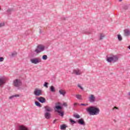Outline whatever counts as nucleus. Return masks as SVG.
I'll return each mask as SVG.
<instances>
[{"instance_id": "nucleus-13", "label": "nucleus", "mask_w": 130, "mask_h": 130, "mask_svg": "<svg viewBox=\"0 0 130 130\" xmlns=\"http://www.w3.org/2000/svg\"><path fill=\"white\" fill-rule=\"evenodd\" d=\"M45 117L46 119H50V117H51V114L48 112H46L45 113Z\"/></svg>"}, {"instance_id": "nucleus-37", "label": "nucleus", "mask_w": 130, "mask_h": 130, "mask_svg": "<svg viewBox=\"0 0 130 130\" xmlns=\"http://www.w3.org/2000/svg\"><path fill=\"white\" fill-rule=\"evenodd\" d=\"M63 106H66V107L68 106V104H67V103H64L63 104Z\"/></svg>"}, {"instance_id": "nucleus-1", "label": "nucleus", "mask_w": 130, "mask_h": 130, "mask_svg": "<svg viewBox=\"0 0 130 130\" xmlns=\"http://www.w3.org/2000/svg\"><path fill=\"white\" fill-rule=\"evenodd\" d=\"M86 111L88 112L90 115H97L98 114H99L100 109L95 106H90L89 107L87 108Z\"/></svg>"}, {"instance_id": "nucleus-41", "label": "nucleus", "mask_w": 130, "mask_h": 130, "mask_svg": "<svg viewBox=\"0 0 130 130\" xmlns=\"http://www.w3.org/2000/svg\"><path fill=\"white\" fill-rule=\"evenodd\" d=\"M55 121H56V119H55L53 122V123H55Z\"/></svg>"}, {"instance_id": "nucleus-38", "label": "nucleus", "mask_w": 130, "mask_h": 130, "mask_svg": "<svg viewBox=\"0 0 130 130\" xmlns=\"http://www.w3.org/2000/svg\"><path fill=\"white\" fill-rule=\"evenodd\" d=\"M74 106H77V105H79V104L75 103H74Z\"/></svg>"}, {"instance_id": "nucleus-33", "label": "nucleus", "mask_w": 130, "mask_h": 130, "mask_svg": "<svg viewBox=\"0 0 130 130\" xmlns=\"http://www.w3.org/2000/svg\"><path fill=\"white\" fill-rule=\"evenodd\" d=\"M78 87H79L81 90H84V88L81 85H80V84L78 85Z\"/></svg>"}, {"instance_id": "nucleus-6", "label": "nucleus", "mask_w": 130, "mask_h": 130, "mask_svg": "<svg viewBox=\"0 0 130 130\" xmlns=\"http://www.w3.org/2000/svg\"><path fill=\"white\" fill-rule=\"evenodd\" d=\"M7 80H8V79L6 77L0 78V87H3L4 85L6 84V82H7Z\"/></svg>"}, {"instance_id": "nucleus-28", "label": "nucleus", "mask_w": 130, "mask_h": 130, "mask_svg": "<svg viewBox=\"0 0 130 130\" xmlns=\"http://www.w3.org/2000/svg\"><path fill=\"white\" fill-rule=\"evenodd\" d=\"M70 121L73 124H74V123H76V121L73 120V119H70Z\"/></svg>"}, {"instance_id": "nucleus-43", "label": "nucleus", "mask_w": 130, "mask_h": 130, "mask_svg": "<svg viewBox=\"0 0 130 130\" xmlns=\"http://www.w3.org/2000/svg\"><path fill=\"white\" fill-rule=\"evenodd\" d=\"M119 2H122V0H119Z\"/></svg>"}, {"instance_id": "nucleus-21", "label": "nucleus", "mask_w": 130, "mask_h": 130, "mask_svg": "<svg viewBox=\"0 0 130 130\" xmlns=\"http://www.w3.org/2000/svg\"><path fill=\"white\" fill-rule=\"evenodd\" d=\"M20 95L19 94H15V95H11L9 97V99H13V98H14V97H19Z\"/></svg>"}, {"instance_id": "nucleus-14", "label": "nucleus", "mask_w": 130, "mask_h": 130, "mask_svg": "<svg viewBox=\"0 0 130 130\" xmlns=\"http://www.w3.org/2000/svg\"><path fill=\"white\" fill-rule=\"evenodd\" d=\"M124 36H129L130 35V30L128 29H125L124 30Z\"/></svg>"}, {"instance_id": "nucleus-2", "label": "nucleus", "mask_w": 130, "mask_h": 130, "mask_svg": "<svg viewBox=\"0 0 130 130\" xmlns=\"http://www.w3.org/2000/svg\"><path fill=\"white\" fill-rule=\"evenodd\" d=\"M45 49V47L43 46V45H39L37 46V49H36L35 51L36 53H40V52L44 51Z\"/></svg>"}, {"instance_id": "nucleus-16", "label": "nucleus", "mask_w": 130, "mask_h": 130, "mask_svg": "<svg viewBox=\"0 0 130 130\" xmlns=\"http://www.w3.org/2000/svg\"><path fill=\"white\" fill-rule=\"evenodd\" d=\"M45 109L46 112H51V111H52V108L48 106L45 107Z\"/></svg>"}, {"instance_id": "nucleus-26", "label": "nucleus", "mask_w": 130, "mask_h": 130, "mask_svg": "<svg viewBox=\"0 0 130 130\" xmlns=\"http://www.w3.org/2000/svg\"><path fill=\"white\" fill-rule=\"evenodd\" d=\"M42 58L43 59H44V60H46V59H47V55H43Z\"/></svg>"}, {"instance_id": "nucleus-19", "label": "nucleus", "mask_w": 130, "mask_h": 130, "mask_svg": "<svg viewBox=\"0 0 130 130\" xmlns=\"http://www.w3.org/2000/svg\"><path fill=\"white\" fill-rule=\"evenodd\" d=\"M51 90V92H52L53 93H55V88H54V86H51L50 88Z\"/></svg>"}, {"instance_id": "nucleus-22", "label": "nucleus", "mask_w": 130, "mask_h": 130, "mask_svg": "<svg viewBox=\"0 0 130 130\" xmlns=\"http://www.w3.org/2000/svg\"><path fill=\"white\" fill-rule=\"evenodd\" d=\"M104 37H105V36H104V34H101L99 40H102V39H103V38H104Z\"/></svg>"}, {"instance_id": "nucleus-9", "label": "nucleus", "mask_w": 130, "mask_h": 130, "mask_svg": "<svg viewBox=\"0 0 130 130\" xmlns=\"http://www.w3.org/2000/svg\"><path fill=\"white\" fill-rule=\"evenodd\" d=\"M89 102H95L96 101V98L93 94H91L90 97L88 98Z\"/></svg>"}, {"instance_id": "nucleus-34", "label": "nucleus", "mask_w": 130, "mask_h": 130, "mask_svg": "<svg viewBox=\"0 0 130 130\" xmlns=\"http://www.w3.org/2000/svg\"><path fill=\"white\" fill-rule=\"evenodd\" d=\"M5 26V23H0V27H4Z\"/></svg>"}, {"instance_id": "nucleus-25", "label": "nucleus", "mask_w": 130, "mask_h": 130, "mask_svg": "<svg viewBox=\"0 0 130 130\" xmlns=\"http://www.w3.org/2000/svg\"><path fill=\"white\" fill-rule=\"evenodd\" d=\"M118 39L119 41H121V40H122V37L120 35H118Z\"/></svg>"}, {"instance_id": "nucleus-8", "label": "nucleus", "mask_w": 130, "mask_h": 130, "mask_svg": "<svg viewBox=\"0 0 130 130\" xmlns=\"http://www.w3.org/2000/svg\"><path fill=\"white\" fill-rule=\"evenodd\" d=\"M55 110H62V106H61V103L58 102L55 104Z\"/></svg>"}, {"instance_id": "nucleus-32", "label": "nucleus", "mask_w": 130, "mask_h": 130, "mask_svg": "<svg viewBox=\"0 0 130 130\" xmlns=\"http://www.w3.org/2000/svg\"><path fill=\"white\" fill-rule=\"evenodd\" d=\"M80 105H81V106H88V104H80Z\"/></svg>"}, {"instance_id": "nucleus-29", "label": "nucleus", "mask_w": 130, "mask_h": 130, "mask_svg": "<svg viewBox=\"0 0 130 130\" xmlns=\"http://www.w3.org/2000/svg\"><path fill=\"white\" fill-rule=\"evenodd\" d=\"M74 117H75L76 118H80V115H79V114H75L74 115Z\"/></svg>"}, {"instance_id": "nucleus-17", "label": "nucleus", "mask_w": 130, "mask_h": 130, "mask_svg": "<svg viewBox=\"0 0 130 130\" xmlns=\"http://www.w3.org/2000/svg\"><path fill=\"white\" fill-rule=\"evenodd\" d=\"M55 111L59 113V115H60L62 117L64 115V112L62 110H55Z\"/></svg>"}, {"instance_id": "nucleus-35", "label": "nucleus", "mask_w": 130, "mask_h": 130, "mask_svg": "<svg viewBox=\"0 0 130 130\" xmlns=\"http://www.w3.org/2000/svg\"><path fill=\"white\" fill-rule=\"evenodd\" d=\"M4 58L3 57H0V62H2L4 60Z\"/></svg>"}, {"instance_id": "nucleus-10", "label": "nucleus", "mask_w": 130, "mask_h": 130, "mask_svg": "<svg viewBox=\"0 0 130 130\" xmlns=\"http://www.w3.org/2000/svg\"><path fill=\"white\" fill-rule=\"evenodd\" d=\"M17 130H28V128L24 126V125H21L18 127Z\"/></svg>"}, {"instance_id": "nucleus-36", "label": "nucleus", "mask_w": 130, "mask_h": 130, "mask_svg": "<svg viewBox=\"0 0 130 130\" xmlns=\"http://www.w3.org/2000/svg\"><path fill=\"white\" fill-rule=\"evenodd\" d=\"M15 55H17V53H13L12 54V56H15Z\"/></svg>"}, {"instance_id": "nucleus-7", "label": "nucleus", "mask_w": 130, "mask_h": 130, "mask_svg": "<svg viewBox=\"0 0 130 130\" xmlns=\"http://www.w3.org/2000/svg\"><path fill=\"white\" fill-rule=\"evenodd\" d=\"M34 94L36 96H40V95H42V90L39 88H36L34 91Z\"/></svg>"}, {"instance_id": "nucleus-11", "label": "nucleus", "mask_w": 130, "mask_h": 130, "mask_svg": "<svg viewBox=\"0 0 130 130\" xmlns=\"http://www.w3.org/2000/svg\"><path fill=\"white\" fill-rule=\"evenodd\" d=\"M37 99L41 103H45L46 102V100L43 97L37 98Z\"/></svg>"}, {"instance_id": "nucleus-12", "label": "nucleus", "mask_w": 130, "mask_h": 130, "mask_svg": "<svg viewBox=\"0 0 130 130\" xmlns=\"http://www.w3.org/2000/svg\"><path fill=\"white\" fill-rule=\"evenodd\" d=\"M77 122L78 123H79V124H81V125H85V121H84V119L83 118L79 119L77 121Z\"/></svg>"}, {"instance_id": "nucleus-40", "label": "nucleus", "mask_w": 130, "mask_h": 130, "mask_svg": "<svg viewBox=\"0 0 130 130\" xmlns=\"http://www.w3.org/2000/svg\"><path fill=\"white\" fill-rule=\"evenodd\" d=\"M86 34H88V35L91 34V32L87 31L86 32Z\"/></svg>"}, {"instance_id": "nucleus-31", "label": "nucleus", "mask_w": 130, "mask_h": 130, "mask_svg": "<svg viewBox=\"0 0 130 130\" xmlns=\"http://www.w3.org/2000/svg\"><path fill=\"white\" fill-rule=\"evenodd\" d=\"M123 9L124 10H127V9H128V7L127 6H124Z\"/></svg>"}, {"instance_id": "nucleus-23", "label": "nucleus", "mask_w": 130, "mask_h": 130, "mask_svg": "<svg viewBox=\"0 0 130 130\" xmlns=\"http://www.w3.org/2000/svg\"><path fill=\"white\" fill-rule=\"evenodd\" d=\"M67 128V125L65 124H62L60 126L61 129H66Z\"/></svg>"}, {"instance_id": "nucleus-42", "label": "nucleus", "mask_w": 130, "mask_h": 130, "mask_svg": "<svg viewBox=\"0 0 130 130\" xmlns=\"http://www.w3.org/2000/svg\"><path fill=\"white\" fill-rule=\"evenodd\" d=\"M128 48L130 49V45L128 46Z\"/></svg>"}, {"instance_id": "nucleus-18", "label": "nucleus", "mask_w": 130, "mask_h": 130, "mask_svg": "<svg viewBox=\"0 0 130 130\" xmlns=\"http://www.w3.org/2000/svg\"><path fill=\"white\" fill-rule=\"evenodd\" d=\"M59 93L60 94V95H62L63 96H64V95H66V91L62 89L59 90Z\"/></svg>"}, {"instance_id": "nucleus-15", "label": "nucleus", "mask_w": 130, "mask_h": 130, "mask_svg": "<svg viewBox=\"0 0 130 130\" xmlns=\"http://www.w3.org/2000/svg\"><path fill=\"white\" fill-rule=\"evenodd\" d=\"M73 74H75L76 75H80L82 74V72H81V71L80 70H73Z\"/></svg>"}, {"instance_id": "nucleus-39", "label": "nucleus", "mask_w": 130, "mask_h": 130, "mask_svg": "<svg viewBox=\"0 0 130 130\" xmlns=\"http://www.w3.org/2000/svg\"><path fill=\"white\" fill-rule=\"evenodd\" d=\"M114 109H118V108H117V107H114L113 108V110Z\"/></svg>"}, {"instance_id": "nucleus-27", "label": "nucleus", "mask_w": 130, "mask_h": 130, "mask_svg": "<svg viewBox=\"0 0 130 130\" xmlns=\"http://www.w3.org/2000/svg\"><path fill=\"white\" fill-rule=\"evenodd\" d=\"M7 13L8 14H11V13H12V12H13V9H9L7 11Z\"/></svg>"}, {"instance_id": "nucleus-20", "label": "nucleus", "mask_w": 130, "mask_h": 130, "mask_svg": "<svg viewBox=\"0 0 130 130\" xmlns=\"http://www.w3.org/2000/svg\"><path fill=\"white\" fill-rule=\"evenodd\" d=\"M76 97L79 100H82V95H81V94H76Z\"/></svg>"}, {"instance_id": "nucleus-24", "label": "nucleus", "mask_w": 130, "mask_h": 130, "mask_svg": "<svg viewBox=\"0 0 130 130\" xmlns=\"http://www.w3.org/2000/svg\"><path fill=\"white\" fill-rule=\"evenodd\" d=\"M35 104L37 106H38V107H41V104L39 102H35Z\"/></svg>"}, {"instance_id": "nucleus-30", "label": "nucleus", "mask_w": 130, "mask_h": 130, "mask_svg": "<svg viewBox=\"0 0 130 130\" xmlns=\"http://www.w3.org/2000/svg\"><path fill=\"white\" fill-rule=\"evenodd\" d=\"M44 87H46V88H48V83L45 82L44 84Z\"/></svg>"}, {"instance_id": "nucleus-4", "label": "nucleus", "mask_w": 130, "mask_h": 130, "mask_svg": "<svg viewBox=\"0 0 130 130\" xmlns=\"http://www.w3.org/2000/svg\"><path fill=\"white\" fill-rule=\"evenodd\" d=\"M13 85L16 87H20L22 85V82H21L20 79H15L13 81Z\"/></svg>"}, {"instance_id": "nucleus-3", "label": "nucleus", "mask_w": 130, "mask_h": 130, "mask_svg": "<svg viewBox=\"0 0 130 130\" xmlns=\"http://www.w3.org/2000/svg\"><path fill=\"white\" fill-rule=\"evenodd\" d=\"M107 60L108 62H116L118 60V57L116 56H113L112 57H108L107 58Z\"/></svg>"}, {"instance_id": "nucleus-5", "label": "nucleus", "mask_w": 130, "mask_h": 130, "mask_svg": "<svg viewBox=\"0 0 130 130\" xmlns=\"http://www.w3.org/2000/svg\"><path fill=\"white\" fill-rule=\"evenodd\" d=\"M31 62L32 63H34L35 64H37V63H39V62H41V59L39 58H34L30 59Z\"/></svg>"}]
</instances>
